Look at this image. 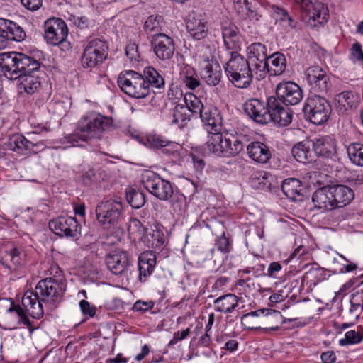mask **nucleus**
Listing matches in <instances>:
<instances>
[{"label":"nucleus","instance_id":"f03ea898","mask_svg":"<svg viewBox=\"0 0 363 363\" xmlns=\"http://www.w3.org/2000/svg\"><path fill=\"white\" fill-rule=\"evenodd\" d=\"M66 290V284H57L50 279L40 280L35 291H27L22 298V305L28 314L35 319L43 316L45 303L50 308L56 306Z\"/></svg>","mask_w":363,"mask_h":363},{"label":"nucleus","instance_id":"49530a36","mask_svg":"<svg viewBox=\"0 0 363 363\" xmlns=\"http://www.w3.org/2000/svg\"><path fill=\"white\" fill-rule=\"evenodd\" d=\"M351 308L350 313L357 318L360 315V312L363 310V298L357 291L351 295L350 300Z\"/></svg>","mask_w":363,"mask_h":363},{"label":"nucleus","instance_id":"4c0bfd02","mask_svg":"<svg viewBox=\"0 0 363 363\" xmlns=\"http://www.w3.org/2000/svg\"><path fill=\"white\" fill-rule=\"evenodd\" d=\"M185 104L184 106L188 109L189 113L192 116H199L204 111V106L200 99L192 93H187L184 98Z\"/></svg>","mask_w":363,"mask_h":363},{"label":"nucleus","instance_id":"6e6552de","mask_svg":"<svg viewBox=\"0 0 363 363\" xmlns=\"http://www.w3.org/2000/svg\"><path fill=\"white\" fill-rule=\"evenodd\" d=\"M300 6L302 19L312 29L324 25L329 16L328 7L316 0H294Z\"/></svg>","mask_w":363,"mask_h":363},{"label":"nucleus","instance_id":"c9c22d12","mask_svg":"<svg viewBox=\"0 0 363 363\" xmlns=\"http://www.w3.org/2000/svg\"><path fill=\"white\" fill-rule=\"evenodd\" d=\"M191 116L184 104H177L173 109L171 123L179 128H183L191 121Z\"/></svg>","mask_w":363,"mask_h":363},{"label":"nucleus","instance_id":"09e8293b","mask_svg":"<svg viewBox=\"0 0 363 363\" xmlns=\"http://www.w3.org/2000/svg\"><path fill=\"white\" fill-rule=\"evenodd\" d=\"M252 64V73L255 72L257 79L259 80L264 79L267 72V60L264 61H254L251 62Z\"/></svg>","mask_w":363,"mask_h":363},{"label":"nucleus","instance_id":"6ab92c4d","mask_svg":"<svg viewBox=\"0 0 363 363\" xmlns=\"http://www.w3.org/2000/svg\"><path fill=\"white\" fill-rule=\"evenodd\" d=\"M152 46L156 56L162 60H169L173 57L175 46L173 39L169 35L157 33L152 36Z\"/></svg>","mask_w":363,"mask_h":363},{"label":"nucleus","instance_id":"f3484780","mask_svg":"<svg viewBox=\"0 0 363 363\" xmlns=\"http://www.w3.org/2000/svg\"><path fill=\"white\" fill-rule=\"evenodd\" d=\"M131 258L126 251L116 250L106 257V264L108 270L116 275H123L131 266Z\"/></svg>","mask_w":363,"mask_h":363},{"label":"nucleus","instance_id":"f8f14e48","mask_svg":"<svg viewBox=\"0 0 363 363\" xmlns=\"http://www.w3.org/2000/svg\"><path fill=\"white\" fill-rule=\"evenodd\" d=\"M98 222L105 226H115L123 218L124 210L121 199L101 202L96 208Z\"/></svg>","mask_w":363,"mask_h":363},{"label":"nucleus","instance_id":"bb28decb","mask_svg":"<svg viewBox=\"0 0 363 363\" xmlns=\"http://www.w3.org/2000/svg\"><path fill=\"white\" fill-rule=\"evenodd\" d=\"M139 280L146 281L152 274L156 265L155 252L152 250L145 251L138 257Z\"/></svg>","mask_w":363,"mask_h":363},{"label":"nucleus","instance_id":"39448f33","mask_svg":"<svg viewBox=\"0 0 363 363\" xmlns=\"http://www.w3.org/2000/svg\"><path fill=\"white\" fill-rule=\"evenodd\" d=\"M228 80L237 88L247 89L252 82V70L249 61L237 51L230 52V58L224 66Z\"/></svg>","mask_w":363,"mask_h":363},{"label":"nucleus","instance_id":"a18cd8bd","mask_svg":"<svg viewBox=\"0 0 363 363\" xmlns=\"http://www.w3.org/2000/svg\"><path fill=\"white\" fill-rule=\"evenodd\" d=\"M243 6L245 10L246 17L251 21H259L262 17L258 9L256 7V4L248 0L243 1Z\"/></svg>","mask_w":363,"mask_h":363},{"label":"nucleus","instance_id":"a878e982","mask_svg":"<svg viewBox=\"0 0 363 363\" xmlns=\"http://www.w3.org/2000/svg\"><path fill=\"white\" fill-rule=\"evenodd\" d=\"M262 310L265 311V313L261 318L262 325H264L262 328V330L264 333L277 330L282 324L293 320V319L284 318L278 311L269 308H262Z\"/></svg>","mask_w":363,"mask_h":363},{"label":"nucleus","instance_id":"2eb2a0df","mask_svg":"<svg viewBox=\"0 0 363 363\" xmlns=\"http://www.w3.org/2000/svg\"><path fill=\"white\" fill-rule=\"evenodd\" d=\"M277 99L285 105H296L303 97L301 88L292 81H283L276 87Z\"/></svg>","mask_w":363,"mask_h":363},{"label":"nucleus","instance_id":"72a5a7b5","mask_svg":"<svg viewBox=\"0 0 363 363\" xmlns=\"http://www.w3.org/2000/svg\"><path fill=\"white\" fill-rule=\"evenodd\" d=\"M267 72L272 76H279L286 70V60L284 54L277 52L267 57Z\"/></svg>","mask_w":363,"mask_h":363},{"label":"nucleus","instance_id":"4d7b16f0","mask_svg":"<svg viewBox=\"0 0 363 363\" xmlns=\"http://www.w3.org/2000/svg\"><path fill=\"white\" fill-rule=\"evenodd\" d=\"M152 238L151 242L152 247L160 248L165 242V237L160 230H153L152 234H150Z\"/></svg>","mask_w":363,"mask_h":363},{"label":"nucleus","instance_id":"052dcab7","mask_svg":"<svg viewBox=\"0 0 363 363\" xmlns=\"http://www.w3.org/2000/svg\"><path fill=\"white\" fill-rule=\"evenodd\" d=\"M223 42L227 50L238 52L240 49L241 43L239 36L223 39Z\"/></svg>","mask_w":363,"mask_h":363},{"label":"nucleus","instance_id":"0e129e2a","mask_svg":"<svg viewBox=\"0 0 363 363\" xmlns=\"http://www.w3.org/2000/svg\"><path fill=\"white\" fill-rule=\"evenodd\" d=\"M22 4L28 10L36 11L42 6V0H21Z\"/></svg>","mask_w":363,"mask_h":363},{"label":"nucleus","instance_id":"13d9d810","mask_svg":"<svg viewBox=\"0 0 363 363\" xmlns=\"http://www.w3.org/2000/svg\"><path fill=\"white\" fill-rule=\"evenodd\" d=\"M125 53L130 62L139 61L140 55L138 51V45L135 43H128L125 48Z\"/></svg>","mask_w":363,"mask_h":363},{"label":"nucleus","instance_id":"7c9ffc66","mask_svg":"<svg viewBox=\"0 0 363 363\" xmlns=\"http://www.w3.org/2000/svg\"><path fill=\"white\" fill-rule=\"evenodd\" d=\"M330 189L335 208L348 205L354 198L353 190L346 185H330Z\"/></svg>","mask_w":363,"mask_h":363},{"label":"nucleus","instance_id":"6e6d98bb","mask_svg":"<svg viewBox=\"0 0 363 363\" xmlns=\"http://www.w3.org/2000/svg\"><path fill=\"white\" fill-rule=\"evenodd\" d=\"M155 306L152 301H144L141 300L137 301L133 306V311L143 313L148 310L152 309Z\"/></svg>","mask_w":363,"mask_h":363},{"label":"nucleus","instance_id":"5fc2aeb1","mask_svg":"<svg viewBox=\"0 0 363 363\" xmlns=\"http://www.w3.org/2000/svg\"><path fill=\"white\" fill-rule=\"evenodd\" d=\"M216 246L218 250L224 253H228L231 250L230 240L224 233L216 240Z\"/></svg>","mask_w":363,"mask_h":363},{"label":"nucleus","instance_id":"cd10ccee","mask_svg":"<svg viewBox=\"0 0 363 363\" xmlns=\"http://www.w3.org/2000/svg\"><path fill=\"white\" fill-rule=\"evenodd\" d=\"M281 190L286 196L294 201H302L306 191L301 182L296 178L284 179L281 184Z\"/></svg>","mask_w":363,"mask_h":363},{"label":"nucleus","instance_id":"680f3d73","mask_svg":"<svg viewBox=\"0 0 363 363\" xmlns=\"http://www.w3.org/2000/svg\"><path fill=\"white\" fill-rule=\"evenodd\" d=\"M79 307L84 315L94 317L96 314V308L91 306L87 301L82 300L79 302Z\"/></svg>","mask_w":363,"mask_h":363},{"label":"nucleus","instance_id":"423d86ee","mask_svg":"<svg viewBox=\"0 0 363 363\" xmlns=\"http://www.w3.org/2000/svg\"><path fill=\"white\" fill-rule=\"evenodd\" d=\"M243 137L223 135L221 132L211 133L206 142L208 151L216 156L231 157L243 150L245 144Z\"/></svg>","mask_w":363,"mask_h":363},{"label":"nucleus","instance_id":"de8ad7c7","mask_svg":"<svg viewBox=\"0 0 363 363\" xmlns=\"http://www.w3.org/2000/svg\"><path fill=\"white\" fill-rule=\"evenodd\" d=\"M48 272L50 277L47 279H50L57 284H66V280L65 279L62 271L57 264L54 262L51 263L48 269Z\"/></svg>","mask_w":363,"mask_h":363},{"label":"nucleus","instance_id":"8fccbe9b","mask_svg":"<svg viewBox=\"0 0 363 363\" xmlns=\"http://www.w3.org/2000/svg\"><path fill=\"white\" fill-rule=\"evenodd\" d=\"M336 101L343 106L352 107L356 101V96L351 91H343L336 96Z\"/></svg>","mask_w":363,"mask_h":363},{"label":"nucleus","instance_id":"69168bd1","mask_svg":"<svg viewBox=\"0 0 363 363\" xmlns=\"http://www.w3.org/2000/svg\"><path fill=\"white\" fill-rule=\"evenodd\" d=\"M196 74V70L191 66L186 65L181 69L180 80L184 79L189 77H193Z\"/></svg>","mask_w":363,"mask_h":363},{"label":"nucleus","instance_id":"7ed1b4c3","mask_svg":"<svg viewBox=\"0 0 363 363\" xmlns=\"http://www.w3.org/2000/svg\"><path fill=\"white\" fill-rule=\"evenodd\" d=\"M108 125L107 118L95 112L87 113L79 121L75 131L64 138V143L71 146H79V142L101 139Z\"/></svg>","mask_w":363,"mask_h":363},{"label":"nucleus","instance_id":"f704fd0d","mask_svg":"<svg viewBox=\"0 0 363 363\" xmlns=\"http://www.w3.org/2000/svg\"><path fill=\"white\" fill-rule=\"evenodd\" d=\"M143 78L145 85L150 91V88L164 89L165 81L164 77L152 67H147L143 70Z\"/></svg>","mask_w":363,"mask_h":363},{"label":"nucleus","instance_id":"864d4df0","mask_svg":"<svg viewBox=\"0 0 363 363\" xmlns=\"http://www.w3.org/2000/svg\"><path fill=\"white\" fill-rule=\"evenodd\" d=\"M351 59L354 62H358L363 65V51L359 43H355L350 49Z\"/></svg>","mask_w":363,"mask_h":363},{"label":"nucleus","instance_id":"603ef678","mask_svg":"<svg viewBox=\"0 0 363 363\" xmlns=\"http://www.w3.org/2000/svg\"><path fill=\"white\" fill-rule=\"evenodd\" d=\"M221 30L223 39L239 36L238 28L231 23L225 22L223 23Z\"/></svg>","mask_w":363,"mask_h":363},{"label":"nucleus","instance_id":"9b49d317","mask_svg":"<svg viewBox=\"0 0 363 363\" xmlns=\"http://www.w3.org/2000/svg\"><path fill=\"white\" fill-rule=\"evenodd\" d=\"M303 111L312 123L321 125L329 118L332 108L326 99L314 94L309 96L306 99Z\"/></svg>","mask_w":363,"mask_h":363},{"label":"nucleus","instance_id":"dca6fc26","mask_svg":"<svg viewBox=\"0 0 363 363\" xmlns=\"http://www.w3.org/2000/svg\"><path fill=\"white\" fill-rule=\"evenodd\" d=\"M245 113L250 118L257 123L267 124L270 122L269 108L267 101L264 102L258 99H250L243 104Z\"/></svg>","mask_w":363,"mask_h":363},{"label":"nucleus","instance_id":"c85d7f7f","mask_svg":"<svg viewBox=\"0 0 363 363\" xmlns=\"http://www.w3.org/2000/svg\"><path fill=\"white\" fill-rule=\"evenodd\" d=\"M247 152L250 159L260 164H266L272 157L269 147L259 141L252 142L247 145Z\"/></svg>","mask_w":363,"mask_h":363},{"label":"nucleus","instance_id":"79ce46f5","mask_svg":"<svg viewBox=\"0 0 363 363\" xmlns=\"http://www.w3.org/2000/svg\"><path fill=\"white\" fill-rule=\"evenodd\" d=\"M163 26V18L160 15H151L145 21L143 28L147 33L159 32Z\"/></svg>","mask_w":363,"mask_h":363},{"label":"nucleus","instance_id":"e2e57ef3","mask_svg":"<svg viewBox=\"0 0 363 363\" xmlns=\"http://www.w3.org/2000/svg\"><path fill=\"white\" fill-rule=\"evenodd\" d=\"M181 82L188 89L194 90L200 86V80L198 78L197 74L193 77H189L184 79L181 80Z\"/></svg>","mask_w":363,"mask_h":363},{"label":"nucleus","instance_id":"4be33fe9","mask_svg":"<svg viewBox=\"0 0 363 363\" xmlns=\"http://www.w3.org/2000/svg\"><path fill=\"white\" fill-rule=\"evenodd\" d=\"M6 144L9 149L19 154H26L27 152L37 153L39 147L43 149V143H33L21 134L12 135Z\"/></svg>","mask_w":363,"mask_h":363},{"label":"nucleus","instance_id":"412c9836","mask_svg":"<svg viewBox=\"0 0 363 363\" xmlns=\"http://www.w3.org/2000/svg\"><path fill=\"white\" fill-rule=\"evenodd\" d=\"M199 117L209 134L222 131L223 116L217 107L207 106Z\"/></svg>","mask_w":363,"mask_h":363},{"label":"nucleus","instance_id":"4468645a","mask_svg":"<svg viewBox=\"0 0 363 363\" xmlns=\"http://www.w3.org/2000/svg\"><path fill=\"white\" fill-rule=\"evenodd\" d=\"M25 257L23 250L13 245L0 249V263L9 273L16 272L23 267Z\"/></svg>","mask_w":363,"mask_h":363},{"label":"nucleus","instance_id":"a19ab883","mask_svg":"<svg viewBox=\"0 0 363 363\" xmlns=\"http://www.w3.org/2000/svg\"><path fill=\"white\" fill-rule=\"evenodd\" d=\"M347 153L352 164L363 167V145L362 143H351L347 147Z\"/></svg>","mask_w":363,"mask_h":363},{"label":"nucleus","instance_id":"774afa93","mask_svg":"<svg viewBox=\"0 0 363 363\" xmlns=\"http://www.w3.org/2000/svg\"><path fill=\"white\" fill-rule=\"evenodd\" d=\"M320 359L323 363H334L337 357L333 351H327L321 354Z\"/></svg>","mask_w":363,"mask_h":363},{"label":"nucleus","instance_id":"393cba45","mask_svg":"<svg viewBox=\"0 0 363 363\" xmlns=\"http://www.w3.org/2000/svg\"><path fill=\"white\" fill-rule=\"evenodd\" d=\"M313 148L315 154L320 157L333 159L336 155V140L330 135L315 138Z\"/></svg>","mask_w":363,"mask_h":363},{"label":"nucleus","instance_id":"ddd939ff","mask_svg":"<svg viewBox=\"0 0 363 363\" xmlns=\"http://www.w3.org/2000/svg\"><path fill=\"white\" fill-rule=\"evenodd\" d=\"M49 228L57 235L77 240L81 234V225L74 217L61 216L49 222Z\"/></svg>","mask_w":363,"mask_h":363},{"label":"nucleus","instance_id":"f257e3e1","mask_svg":"<svg viewBox=\"0 0 363 363\" xmlns=\"http://www.w3.org/2000/svg\"><path fill=\"white\" fill-rule=\"evenodd\" d=\"M40 64L33 57L21 52H4L0 53V68L4 74L12 79H19L20 89L28 94L35 93L41 82L38 74Z\"/></svg>","mask_w":363,"mask_h":363},{"label":"nucleus","instance_id":"0eeeda50","mask_svg":"<svg viewBox=\"0 0 363 363\" xmlns=\"http://www.w3.org/2000/svg\"><path fill=\"white\" fill-rule=\"evenodd\" d=\"M81 64L84 68H94L101 65L108 55V43L102 38H89L83 43Z\"/></svg>","mask_w":363,"mask_h":363},{"label":"nucleus","instance_id":"2f4dec72","mask_svg":"<svg viewBox=\"0 0 363 363\" xmlns=\"http://www.w3.org/2000/svg\"><path fill=\"white\" fill-rule=\"evenodd\" d=\"M186 29L194 39L201 40L208 33L207 21L201 15H194L189 18Z\"/></svg>","mask_w":363,"mask_h":363},{"label":"nucleus","instance_id":"3c124183","mask_svg":"<svg viewBox=\"0 0 363 363\" xmlns=\"http://www.w3.org/2000/svg\"><path fill=\"white\" fill-rule=\"evenodd\" d=\"M363 339L362 335L355 330H350L345 333V338L340 341V345L357 344Z\"/></svg>","mask_w":363,"mask_h":363},{"label":"nucleus","instance_id":"aec40b11","mask_svg":"<svg viewBox=\"0 0 363 363\" xmlns=\"http://www.w3.org/2000/svg\"><path fill=\"white\" fill-rule=\"evenodd\" d=\"M201 78L209 86H215L221 79V70L219 64L213 56L206 57L201 65L200 71Z\"/></svg>","mask_w":363,"mask_h":363},{"label":"nucleus","instance_id":"37998d69","mask_svg":"<svg viewBox=\"0 0 363 363\" xmlns=\"http://www.w3.org/2000/svg\"><path fill=\"white\" fill-rule=\"evenodd\" d=\"M126 199L133 208H140L145 203V194L138 190L130 189L126 192Z\"/></svg>","mask_w":363,"mask_h":363},{"label":"nucleus","instance_id":"c756f323","mask_svg":"<svg viewBox=\"0 0 363 363\" xmlns=\"http://www.w3.org/2000/svg\"><path fill=\"white\" fill-rule=\"evenodd\" d=\"M312 201L317 208L325 211H330L335 208L330 185L318 189L313 194Z\"/></svg>","mask_w":363,"mask_h":363},{"label":"nucleus","instance_id":"338daca9","mask_svg":"<svg viewBox=\"0 0 363 363\" xmlns=\"http://www.w3.org/2000/svg\"><path fill=\"white\" fill-rule=\"evenodd\" d=\"M202 354L206 357V359L204 360L205 363L216 362L218 357L216 352L212 349L207 348Z\"/></svg>","mask_w":363,"mask_h":363},{"label":"nucleus","instance_id":"ea45409f","mask_svg":"<svg viewBox=\"0 0 363 363\" xmlns=\"http://www.w3.org/2000/svg\"><path fill=\"white\" fill-rule=\"evenodd\" d=\"M247 56L251 62L267 60V48L261 43H252L247 49Z\"/></svg>","mask_w":363,"mask_h":363},{"label":"nucleus","instance_id":"1a4fd4ad","mask_svg":"<svg viewBox=\"0 0 363 363\" xmlns=\"http://www.w3.org/2000/svg\"><path fill=\"white\" fill-rule=\"evenodd\" d=\"M117 83L121 90L130 97L143 99L150 94L143 75L134 70L122 71Z\"/></svg>","mask_w":363,"mask_h":363},{"label":"nucleus","instance_id":"a211bd4d","mask_svg":"<svg viewBox=\"0 0 363 363\" xmlns=\"http://www.w3.org/2000/svg\"><path fill=\"white\" fill-rule=\"evenodd\" d=\"M267 105L269 108V116L272 118L270 121L278 124L280 126L285 127L289 125L293 118L292 111L287 107L283 106L279 99L276 96H269L267 98Z\"/></svg>","mask_w":363,"mask_h":363},{"label":"nucleus","instance_id":"bf43d9fd","mask_svg":"<svg viewBox=\"0 0 363 363\" xmlns=\"http://www.w3.org/2000/svg\"><path fill=\"white\" fill-rule=\"evenodd\" d=\"M191 330L190 328H188L182 331H177L174 333L173 338L168 343L169 347H172L174 345H176L178 342L182 341L186 339L190 334Z\"/></svg>","mask_w":363,"mask_h":363},{"label":"nucleus","instance_id":"473e14b6","mask_svg":"<svg viewBox=\"0 0 363 363\" xmlns=\"http://www.w3.org/2000/svg\"><path fill=\"white\" fill-rule=\"evenodd\" d=\"M239 298L233 294H227L214 301L215 311L223 313H231L238 305Z\"/></svg>","mask_w":363,"mask_h":363},{"label":"nucleus","instance_id":"c03bdc74","mask_svg":"<svg viewBox=\"0 0 363 363\" xmlns=\"http://www.w3.org/2000/svg\"><path fill=\"white\" fill-rule=\"evenodd\" d=\"M13 311H15L19 317V323L26 325L30 333H32L36 329V328L33 326L30 320L26 315L24 309L21 307L20 305H15L13 303H12L11 306L8 309V312L11 313Z\"/></svg>","mask_w":363,"mask_h":363},{"label":"nucleus","instance_id":"b1692460","mask_svg":"<svg viewBox=\"0 0 363 363\" xmlns=\"http://www.w3.org/2000/svg\"><path fill=\"white\" fill-rule=\"evenodd\" d=\"M0 36L6 40L23 41L26 35L24 29L17 23L0 18Z\"/></svg>","mask_w":363,"mask_h":363},{"label":"nucleus","instance_id":"e433bc0d","mask_svg":"<svg viewBox=\"0 0 363 363\" xmlns=\"http://www.w3.org/2000/svg\"><path fill=\"white\" fill-rule=\"evenodd\" d=\"M264 313L265 311L262 310V308L246 313L242 316L241 323L245 328L248 330H262V327L259 325V324H262L261 319L259 320L258 318Z\"/></svg>","mask_w":363,"mask_h":363},{"label":"nucleus","instance_id":"58836bf2","mask_svg":"<svg viewBox=\"0 0 363 363\" xmlns=\"http://www.w3.org/2000/svg\"><path fill=\"white\" fill-rule=\"evenodd\" d=\"M291 154L299 162L308 163L312 160L310 145L304 142L296 144L291 150Z\"/></svg>","mask_w":363,"mask_h":363},{"label":"nucleus","instance_id":"20e7f679","mask_svg":"<svg viewBox=\"0 0 363 363\" xmlns=\"http://www.w3.org/2000/svg\"><path fill=\"white\" fill-rule=\"evenodd\" d=\"M142 182L150 194L160 201H169L173 206H179V203L185 200L182 194L174 190L169 181L154 172H145L142 175Z\"/></svg>","mask_w":363,"mask_h":363},{"label":"nucleus","instance_id":"9d476101","mask_svg":"<svg viewBox=\"0 0 363 363\" xmlns=\"http://www.w3.org/2000/svg\"><path fill=\"white\" fill-rule=\"evenodd\" d=\"M44 38L47 43L60 46L63 51L72 48L71 43L67 40L69 29L66 23L60 18H50L44 22Z\"/></svg>","mask_w":363,"mask_h":363},{"label":"nucleus","instance_id":"5701e85b","mask_svg":"<svg viewBox=\"0 0 363 363\" xmlns=\"http://www.w3.org/2000/svg\"><path fill=\"white\" fill-rule=\"evenodd\" d=\"M305 76L308 84L314 89L325 92L328 89L329 77L325 71L319 66H311L305 71Z\"/></svg>","mask_w":363,"mask_h":363}]
</instances>
